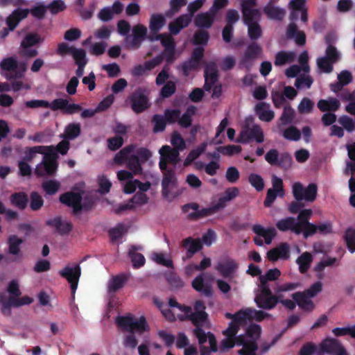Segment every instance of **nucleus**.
I'll return each mask as SVG.
<instances>
[{"mask_svg": "<svg viewBox=\"0 0 355 355\" xmlns=\"http://www.w3.org/2000/svg\"><path fill=\"white\" fill-rule=\"evenodd\" d=\"M225 317L231 319L228 327L223 331L225 338L221 341L220 349L223 351L234 347L235 345L242 346V349L238 351L240 355H256L258 349L257 340L261 335V327L258 324H251L245 334H241L236 337L239 331L246 326L252 320L261 321L269 316V314L257 311L252 308L243 309L234 314L225 313Z\"/></svg>", "mask_w": 355, "mask_h": 355, "instance_id": "nucleus-1", "label": "nucleus"}, {"mask_svg": "<svg viewBox=\"0 0 355 355\" xmlns=\"http://www.w3.org/2000/svg\"><path fill=\"white\" fill-rule=\"evenodd\" d=\"M151 155L149 150L144 148H136L134 146L125 147L115 155L114 163L119 165L125 164L130 170V171L121 170L116 173L117 179L121 182L124 193H132L136 191L137 187L141 191H148L150 189V182H140L134 179L133 175L141 173V163L147 161Z\"/></svg>", "mask_w": 355, "mask_h": 355, "instance_id": "nucleus-2", "label": "nucleus"}, {"mask_svg": "<svg viewBox=\"0 0 355 355\" xmlns=\"http://www.w3.org/2000/svg\"><path fill=\"white\" fill-rule=\"evenodd\" d=\"M205 306L200 301H198L195 304V312L191 311V321L197 326L193 330L194 335L198 339L200 347L201 355H208L210 352H216V340L212 334H206L199 325L205 323L207 319V313L205 312Z\"/></svg>", "mask_w": 355, "mask_h": 355, "instance_id": "nucleus-3", "label": "nucleus"}, {"mask_svg": "<svg viewBox=\"0 0 355 355\" xmlns=\"http://www.w3.org/2000/svg\"><path fill=\"white\" fill-rule=\"evenodd\" d=\"M322 291V283L315 282L304 292H297L292 295L297 306L304 311L311 312L315 308L312 298Z\"/></svg>", "mask_w": 355, "mask_h": 355, "instance_id": "nucleus-4", "label": "nucleus"}, {"mask_svg": "<svg viewBox=\"0 0 355 355\" xmlns=\"http://www.w3.org/2000/svg\"><path fill=\"white\" fill-rule=\"evenodd\" d=\"M162 193L167 200H171L180 195L181 189L178 187L177 178L173 168L162 171Z\"/></svg>", "mask_w": 355, "mask_h": 355, "instance_id": "nucleus-5", "label": "nucleus"}, {"mask_svg": "<svg viewBox=\"0 0 355 355\" xmlns=\"http://www.w3.org/2000/svg\"><path fill=\"white\" fill-rule=\"evenodd\" d=\"M252 139L257 143H262L264 141V135L260 126L256 124L252 119L248 118L236 141L247 143Z\"/></svg>", "mask_w": 355, "mask_h": 355, "instance_id": "nucleus-6", "label": "nucleus"}, {"mask_svg": "<svg viewBox=\"0 0 355 355\" xmlns=\"http://www.w3.org/2000/svg\"><path fill=\"white\" fill-rule=\"evenodd\" d=\"M164 316L168 320H183L189 318L191 320V309L180 306L174 299H170L168 305L161 307Z\"/></svg>", "mask_w": 355, "mask_h": 355, "instance_id": "nucleus-7", "label": "nucleus"}, {"mask_svg": "<svg viewBox=\"0 0 355 355\" xmlns=\"http://www.w3.org/2000/svg\"><path fill=\"white\" fill-rule=\"evenodd\" d=\"M116 321L120 328L131 333L142 334L149 330V327L144 317L135 318L133 315H128L118 317Z\"/></svg>", "mask_w": 355, "mask_h": 355, "instance_id": "nucleus-8", "label": "nucleus"}, {"mask_svg": "<svg viewBox=\"0 0 355 355\" xmlns=\"http://www.w3.org/2000/svg\"><path fill=\"white\" fill-rule=\"evenodd\" d=\"M58 156L55 152L45 153L41 163L38 164L35 168V174L37 177H51L57 172L58 164Z\"/></svg>", "mask_w": 355, "mask_h": 355, "instance_id": "nucleus-9", "label": "nucleus"}, {"mask_svg": "<svg viewBox=\"0 0 355 355\" xmlns=\"http://www.w3.org/2000/svg\"><path fill=\"white\" fill-rule=\"evenodd\" d=\"M84 192L82 191H69L62 193L59 197L61 204L72 208V213L77 216L86 207V203H83Z\"/></svg>", "mask_w": 355, "mask_h": 355, "instance_id": "nucleus-10", "label": "nucleus"}, {"mask_svg": "<svg viewBox=\"0 0 355 355\" xmlns=\"http://www.w3.org/2000/svg\"><path fill=\"white\" fill-rule=\"evenodd\" d=\"M60 277L64 278L70 284L72 297H74L81 275V268L78 263H71L65 266L58 272Z\"/></svg>", "mask_w": 355, "mask_h": 355, "instance_id": "nucleus-11", "label": "nucleus"}, {"mask_svg": "<svg viewBox=\"0 0 355 355\" xmlns=\"http://www.w3.org/2000/svg\"><path fill=\"white\" fill-rule=\"evenodd\" d=\"M254 302L259 308L270 310L278 303L277 294L272 295V292L267 285H261L259 293L254 298Z\"/></svg>", "mask_w": 355, "mask_h": 355, "instance_id": "nucleus-12", "label": "nucleus"}, {"mask_svg": "<svg viewBox=\"0 0 355 355\" xmlns=\"http://www.w3.org/2000/svg\"><path fill=\"white\" fill-rule=\"evenodd\" d=\"M33 302V299L25 295L22 297H7L3 294H0V305L1 313L6 316L11 315L12 307H20L24 305H28Z\"/></svg>", "mask_w": 355, "mask_h": 355, "instance_id": "nucleus-13", "label": "nucleus"}, {"mask_svg": "<svg viewBox=\"0 0 355 355\" xmlns=\"http://www.w3.org/2000/svg\"><path fill=\"white\" fill-rule=\"evenodd\" d=\"M217 67L214 63H209L205 67V89L206 90H210L213 88L212 97L218 98L222 93V88L220 85H216L217 80Z\"/></svg>", "mask_w": 355, "mask_h": 355, "instance_id": "nucleus-14", "label": "nucleus"}, {"mask_svg": "<svg viewBox=\"0 0 355 355\" xmlns=\"http://www.w3.org/2000/svg\"><path fill=\"white\" fill-rule=\"evenodd\" d=\"M293 194L297 200H305L313 202L316 198L317 186L310 184L307 187H304L300 182H295L292 187Z\"/></svg>", "mask_w": 355, "mask_h": 355, "instance_id": "nucleus-15", "label": "nucleus"}, {"mask_svg": "<svg viewBox=\"0 0 355 355\" xmlns=\"http://www.w3.org/2000/svg\"><path fill=\"white\" fill-rule=\"evenodd\" d=\"M340 58V53L334 46H327L326 56L318 58L317 64L321 72L329 73L333 69V63Z\"/></svg>", "mask_w": 355, "mask_h": 355, "instance_id": "nucleus-16", "label": "nucleus"}, {"mask_svg": "<svg viewBox=\"0 0 355 355\" xmlns=\"http://www.w3.org/2000/svg\"><path fill=\"white\" fill-rule=\"evenodd\" d=\"M159 153L160 155L159 166L161 171L170 170V168H167L168 163L176 165L180 161L179 151L178 150L173 149L169 146H163L159 150Z\"/></svg>", "mask_w": 355, "mask_h": 355, "instance_id": "nucleus-17", "label": "nucleus"}, {"mask_svg": "<svg viewBox=\"0 0 355 355\" xmlns=\"http://www.w3.org/2000/svg\"><path fill=\"white\" fill-rule=\"evenodd\" d=\"M149 40L152 42L159 40L164 48L163 54L167 62L170 63L173 61L175 52V42L173 38L169 34L163 33L155 36L151 35L149 37Z\"/></svg>", "mask_w": 355, "mask_h": 355, "instance_id": "nucleus-18", "label": "nucleus"}, {"mask_svg": "<svg viewBox=\"0 0 355 355\" xmlns=\"http://www.w3.org/2000/svg\"><path fill=\"white\" fill-rule=\"evenodd\" d=\"M305 225V223L303 222H297V219L293 217L282 218L276 224L277 229L280 231H291L296 234H303L302 228Z\"/></svg>", "mask_w": 355, "mask_h": 355, "instance_id": "nucleus-19", "label": "nucleus"}, {"mask_svg": "<svg viewBox=\"0 0 355 355\" xmlns=\"http://www.w3.org/2000/svg\"><path fill=\"white\" fill-rule=\"evenodd\" d=\"M266 161L271 165L289 166L291 162V157L288 153H284L281 155L275 149H271L265 155Z\"/></svg>", "mask_w": 355, "mask_h": 355, "instance_id": "nucleus-20", "label": "nucleus"}, {"mask_svg": "<svg viewBox=\"0 0 355 355\" xmlns=\"http://www.w3.org/2000/svg\"><path fill=\"white\" fill-rule=\"evenodd\" d=\"M147 33V28L141 24H137L132 28V36L127 37L125 42L129 48H137Z\"/></svg>", "mask_w": 355, "mask_h": 355, "instance_id": "nucleus-21", "label": "nucleus"}, {"mask_svg": "<svg viewBox=\"0 0 355 355\" xmlns=\"http://www.w3.org/2000/svg\"><path fill=\"white\" fill-rule=\"evenodd\" d=\"M309 60L308 53L306 51L302 52L299 57V62L300 66L294 64L288 67L285 74L288 78H294L300 72L309 73V67L307 64Z\"/></svg>", "mask_w": 355, "mask_h": 355, "instance_id": "nucleus-22", "label": "nucleus"}, {"mask_svg": "<svg viewBox=\"0 0 355 355\" xmlns=\"http://www.w3.org/2000/svg\"><path fill=\"white\" fill-rule=\"evenodd\" d=\"M245 24L248 27V35L252 40L259 38L261 35V30L257 24V21L260 17V12L257 15L250 14L248 17L243 15Z\"/></svg>", "mask_w": 355, "mask_h": 355, "instance_id": "nucleus-23", "label": "nucleus"}, {"mask_svg": "<svg viewBox=\"0 0 355 355\" xmlns=\"http://www.w3.org/2000/svg\"><path fill=\"white\" fill-rule=\"evenodd\" d=\"M267 257L271 261L288 259L290 257V245L287 243H282L276 248L268 251Z\"/></svg>", "mask_w": 355, "mask_h": 355, "instance_id": "nucleus-24", "label": "nucleus"}, {"mask_svg": "<svg viewBox=\"0 0 355 355\" xmlns=\"http://www.w3.org/2000/svg\"><path fill=\"white\" fill-rule=\"evenodd\" d=\"M239 189L237 187H230L220 196L218 200L214 205L213 209L218 210L224 208L227 204L239 195Z\"/></svg>", "mask_w": 355, "mask_h": 355, "instance_id": "nucleus-25", "label": "nucleus"}, {"mask_svg": "<svg viewBox=\"0 0 355 355\" xmlns=\"http://www.w3.org/2000/svg\"><path fill=\"white\" fill-rule=\"evenodd\" d=\"M205 278L212 280V277L210 275H200L193 279L192 286L197 291L209 296L212 293L211 286L210 283L205 282Z\"/></svg>", "mask_w": 355, "mask_h": 355, "instance_id": "nucleus-26", "label": "nucleus"}, {"mask_svg": "<svg viewBox=\"0 0 355 355\" xmlns=\"http://www.w3.org/2000/svg\"><path fill=\"white\" fill-rule=\"evenodd\" d=\"M306 0H291L289 2V7L291 9L290 19L293 21L297 18V11L302 14L301 19L303 22L307 21V13L305 8Z\"/></svg>", "mask_w": 355, "mask_h": 355, "instance_id": "nucleus-27", "label": "nucleus"}, {"mask_svg": "<svg viewBox=\"0 0 355 355\" xmlns=\"http://www.w3.org/2000/svg\"><path fill=\"white\" fill-rule=\"evenodd\" d=\"M312 214V210L310 209H306L302 210L297 217V222H303L306 225L302 228L303 234L305 238L313 234L316 231V227L308 222V219Z\"/></svg>", "mask_w": 355, "mask_h": 355, "instance_id": "nucleus-28", "label": "nucleus"}, {"mask_svg": "<svg viewBox=\"0 0 355 355\" xmlns=\"http://www.w3.org/2000/svg\"><path fill=\"white\" fill-rule=\"evenodd\" d=\"M238 263L233 259H224L220 260L216 269L224 277H229L237 269Z\"/></svg>", "mask_w": 355, "mask_h": 355, "instance_id": "nucleus-29", "label": "nucleus"}, {"mask_svg": "<svg viewBox=\"0 0 355 355\" xmlns=\"http://www.w3.org/2000/svg\"><path fill=\"white\" fill-rule=\"evenodd\" d=\"M342 347V344L336 339L327 338L319 345L318 355L328 353L334 355Z\"/></svg>", "mask_w": 355, "mask_h": 355, "instance_id": "nucleus-30", "label": "nucleus"}, {"mask_svg": "<svg viewBox=\"0 0 355 355\" xmlns=\"http://www.w3.org/2000/svg\"><path fill=\"white\" fill-rule=\"evenodd\" d=\"M204 49L197 47L193 51L191 59L183 64V70L185 75H188L189 71L195 69L200 66V60L203 56Z\"/></svg>", "mask_w": 355, "mask_h": 355, "instance_id": "nucleus-31", "label": "nucleus"}, {"mask_svg": "<svg viewBox=\"0 0 355 355\" xmlns=\"http://www.w3.org/2000/svg\"><path fill=\"white\" fill-rule=\"evenodd\" d=\"M48 226L53 227L60 234H67L72 230V225L69 222H65L60 217H55L46 221Z\"/></svg>", "mask_w": 355, "mask_h": 355, "instance_id": "nucleus-32", "label": "nucleus"}, {"mask_svg": "<svg viewBox=\"0 0 355 355\" xmlns=\"http://www.w3.org/2000/svg\"><path fill=\"white\" fill-rule=\"evenodd\" d=\"M255 112L259 119L263 121L269 122L275 116V113L270 108V105L266 103H258L255 107Z\"/></svg>", "mask_w": 355, "mask_h": 355, "instance_id": "nucleus-33", "label": "nucleus"}, {"mask_svg": "<svg viewBox=\"0 0 355 355\" xmlns=\"http://www.w3.org/2000/svg\"><path fill=\"white\" fill-rule=\"evenodd\" d=\"M189 339L183 333H179L176 340V346L178 348H184V355H199L197 348L189 345Z\"/></svg>", "mask_w": 355, "mask_h": 355, "instance_id": "nucleus-34", "label": "nucleus"}, {"mask_svg": "<svg viewBox=\"0 0 355 355\" xmlns=\"http://www.w3.org/2000/svg\"><path fill=\"white\" fill-rule=\"evenodd\" d=\"M138 189L141 192L137 193L128 203L121 205L119 211L133 209L135 205H142L148 202V198L144 193V191H141L139 187Z\"/></svg>", "mask_w": 355, "mask_h": 355, "instance_id": "nucleus-35", "label": "nucleus"}, {"mask_svg": "<svg viewBox=\"0 0 355 355\" xmlns=\"http://www.w3.org/2000/svg\"><path fill=\"white\" fill-rule=\"evenodd\" d=\"M132 108L136 112H141L148 107L147 98L140 92H136L131 97Z\"/></svg>", "mask_w": 355, "mask_h": 355, "instance_id": "nucleus-36", "label": "nucleus"}, {"mask_svg": "<svg viewBox=\"0 0 355 355\" xmlns=\"http://www.w3.org/2000/svg\"><path fill=\"white\" fill-rule=\"evenodd\" d=\"M10 203L20 210H24L28 205L29 199L24 191L15 192L10 196Z\"/></svg>", "mask_w": 355, "mask_h": 355, "instance_id": "nucleus-37", "label": "nucleus"}, {"mask_svg": "<svg viewBox=\"0 0 355 355\" xmlns=\"http://www.w3.org/2000/svg\"><path fill=\"white\" fill-rule=\"evenodd\" d=\"M252 230L256 234L261 236L266 244L271 243L276 236V231L273 227L265 228L260 225H254Z\"/></svg>", "mask_w": 355, "mask_h": 355, "instance_id": "nucleus-38", "label": "nucleus"}, {"mask_svg": "<svg viewBox=\"0 0 355 355\" xmlns=\"http://www.w3.org/2000/svg\"><path fill=\"white\" fill-rule=\"evenodd\" d=\"M191 15H182L175 21L169 24V30L173 34H178L184 27H187L191 21Z\"/></svg>", "mask_w": 355, "mask_h": 355, "instance_id": "nucleus-39", "label": "nucleus"}, {"mask_svg": "<svg viewBox=\"0 0 355 355\" xmlns=\"http://www.w3.org/2000/svg\"><path fill=\"white\" fill-rule=\"evenodd\" d=\"M216 14L211 12L210 10L208 12L199 14L195 19V24L197 26L200 28H209L215 19Z\"/></svg>", "mask_w": 355, "mask_h": 355, "instance_id": "nucleus-40", "label": "nucleus"}, {"mask_svg": "<svg viewBox=\"0 0 355 355\" xmlns=\"http://www.w3.org/2000/svg\"><path fill=\"white\" fill-rule=\"evenodd\" d=\"M0 66L3 70L15 73L10 76L12 78H19L21 76V75L17 71L18 67L17 61L12 57L4 58L1 61Z\"/></svg>", "mask_w": 355, "mask_h": 355, "instance_id": "nucleus-41", "label": "nucleus"}, {"mask_svg": "<svg viewBox=\"0 0 355 355\" xmlns=\"http://www.w3.org/2000/svg\"><path fill=\"white\" fill-rule=\"evenodd\" d=\"M286 36L288 38L293 39L296 44L304 45L306 42V36L304 32L297 30L295 24H291L287 29Z\"/></svg>", "mask_w": 355, "mask_h": 355, "instance_id": "nucleus-42", "label": "nucleus"}, {"mask_svg": "<svg viewBox=\"0 0 355 355\" xmlns=\"http://www.w3.org/2000/svg\"><path fill=\"white\" fill-rule=\"evenodd\" d=\"M142 248L141 246H131L128 251V256L131 259L132 266L134 268H140L145 263V258L141 253L137 252L138 250H141Z\"/></svg>", "mask_w": 355, "mask_h": 355, "instance_id": "nucleus-43", "label": "nucleus"}, {"mask_svg": "<svg viewBox=\"0 0 355 355\" xmlns=\"http://www.w3.org/2000/svg\"><path fill=\"white\" fill-rule=\"evenodd\" d=\"M195 166L198 170L204 169L207 175L213 176L217 173L218 170L220 168V162L218 159L212 160L207 164L197 162L195 163Z\"/></svg>", "mask_w": 355, "mask_h": 355, "instance_id": "nucleus-44", "label": "nucleus"}, {"mask_svg": "<svg viewBox=\"0 0 355 355\" xmlns=\"http://www.w3.org/2000/svg\"><path fill=\"white\" fill-rule=\"evenodd\" d=\"M166 24V19L161 14H153L149 21V28L153 33L159 32Z\"/></svg>", "mask_w": 355, "mask_h": 355, "instance_id": "nucleus-45", "label": "nucleus"}, {"mask_svg": "<svg viewBox=\"0 0 355 355\" xmlns=\"http://www.w3.org/2000/svg\"><path fill=\"white\" fill-rule=\"evenodd\" d=\"M295 53L293 51H282L275 55V64L276 66H282L286 63L293 62L295 58Z\"/></svg>", "mask_w": 355, "mask_h": 355, "instance_id": "nucleus-46", "label": "nucleus"}, {"mask_svg": "<svg viewBox=\"0 0 355 355\" xmlns=\"http://www.w3.org/2000/svg\"><path fill=\"white\" fill-rule=\"evenodd\" d=\"M318 108L322 111H336L340 107V102L334 98H329L327 100H320L318 103Z\"/></svg>", "mask_w": 355, "mask_h": 355, "instance_id": "nucleus-47", "label": "nucleus"}, {"mask_svg": "<svg viewBox=\"0 0 355 355\" xmlns=\"http://www.w3.org/2000/svg\"><path fill=\"white\" fill-rule=\"evenodd\" d=\"M7 243L9 253L12 255H18L20 252V245L24 243V241L16 235H10L8 238Z\"/></svg>", "mask_w": 355, "mask_h": 355, "instance_id": "nucleus-48", "label": "nucleus"}, {"mask_svg": "<svg viewBox=\"0 0 355 355\" xmlns=\"http://www.w3.org/2000/svg\"><path fill=\"white\" fill-rule=\"evenodd\" d=\"M313 261V257L309 252L302 253L296 260L299 266V270L302 273H304L309 268Z\"/></svg>", "mask_w": 355, "mask_h": 355, "instance_id": "nucleus-49", "label": "nucleus"}, {"mask_svg": "<svg viewBox=\"0 0 355 355\" xmlns=\"http://www.w3.org/2000/svg\"><path fill=\"white\" fill-rule=\"evenodd\" d=\"M309 73L300 72L297 76L295 85L298 89H309L313 83V79Z\"/></svg>", "mask_w": 355, "mask_h": 355, "instance_id": "nucleus-50", "label": "nucleus"}, {"mask_svg": "<svg viewBox=\"0 0 355 355\" xmlns=\"http://www.w3.org/2000/svg\"><path fill=\"white\" fill-rule=\"evenodd\" d=\"M256 3L257 0H241V7L243 15H245V17H248L250 14L257 15L260 11L254 8Z\"/></svg>", "mask_w": 355, "mask_h": 355, "instance_id": "nucleus-51", "label": "nucleus"}, {"mask_svg": "<svg viewBox=\"0 0 355 355\" xmlns=\"http://www.w3.org/2000/svg\"><path fill=\"white\" fill-rule=\"evenodd\" d=\"M46 149L45 146H37L33 147H27L24 150V156L23 157V160L25 162H31L34 157L36 156L37 153L39 154H45L44 150Z\"/></svg>", "mask_w": 355, "mask_h": 355, "instance_id": "nucleus-52", "label": "nucleus"}, {"mask_svg": "<svg viewBox=\"0 0 355 355\" xmlns=\"http://www.w3.org/2000/svg\"><path fill=\"white\" fill-rule=\"evenodd\" d=\"M61 184L55 180H49L42 184V188L47 195L53 196L60 189Z\"/></svg>", "mask_w": 355, "mask_h": 355, "instance_id": "nucleus-53", "label": "nucleus"}, {"mask_svg": "<svg viewBox=\"0 0 355 355\" xmlns=\"http://www.w3.org/2000/svg\"><path fill=\"white\" fill-rule=\"evenodd\" d=\"M128 279L125 275H119L110 279L108 283V289L110 291H116L122 288Z\"/></svg>", "mask_w": 355, "mask_h": 355, "instance_id": "nucleus-54", "label": "nucleus"}, {"mask_svg": "<svg viewBox=\"0 0 355 355\" xmlns=\"http://www.w3.org/2000/svg\"><path fill=\"white\" fill-rule=\"evenodd\" d=\"M80 132V125L79 123H69L65 128L64 137L72 140L78 137Z\"/></svg>", "mask_w": 355, "mask_h": 355, "instance_id": "nucleus-55", "label": "nucleus"}, {"mask_svg": "<svg viewBox=\"0 0 355 355\" xmlns=\"http://www.w3.org/2000/svg\"><path fill=\"white\" fill-rule=\"evenodd\" d=\"M264 12L268 17L273 19H282L286 13L284 9L270 5H268L264 8Z\"/></svg>", "mask_w": 355, "mask_h": 355, "instance_id": "nucleus-56", "label": "nucleus"}, {"mask_svg": "<svg viewBox=\"0 0 355 355\" xmlns=\"http://www.w3.org/2000/svg\"><path fill=\"white\" fill-rule=\"evenodd\" d=\"M44 205V200L37 191H32L30 194V208L32 211H38Z\"/></svg>", "mask_w": 355, "mask_h": 355, "instance_id": "nucleus-57", "label": "nucleus"}, {"mask_svg": "<svg viewBox=\"0 0 355 355\" xmlns=\"http://www.w3.org/2000/svg\"><path fill=\"white\" fill-rule=\"evenodd\" d=\"M207 144L203 143L199 146L192 150L184 162V166L189 165L193 161L196 159L206 149Z\"/></svg>", "mask_w": 355, "mask_h": 355, "instance_id": "nucleus-58", "label": "nucleus"}, {"mask_svg": "<svg viewBox=\"0 0 355 355\" xmlns=\"http://www.w3.org/2000/svg\"><path fill=\"white\" fill-rule=\"evenodd\" d=\"M151 259L160 265L172 267V260L164 253L162 252H153L150 256Z\"/></svg>", "mask_w": 355, "mask_h": 355, "instance_id": "nucleus-59", "label": "nucleus"}, {"mask_svg": "<svg viewBox=\"0 0 355 355\" xmlns=\"http://www.w3.org/2000/svg\"><path fill=\"white\" fill-rule=\"evenodd\" d=\"M40 42V37L36 33L27 34L21 42V47L23 49L30 48L39 44Z\"/></svg>", "mask_w": 355, "mask_h": 355, "instance_id": "nucleus-60", "label": "nucleus"}, {"mask_svg": "<svg viewBox=\"0 0 355 355\" xmlns=\"http://www.w3.org/2000/svg\"><path fill=\"white\" fill-rule=\"evenodd\" d=\"M261 51V48L259 45H257V44L250 45L248 48V49L245 53V55L243 58L242 64H245L248 62V61L256 58L258 55L260 54Z\"/></svg>", "mask_w": 355, "mask_h": 355, "instance_id": "nucleus-61", "label": "nucleus"}, {"mask_svg": "<svg viewBox=\"0 0 355 355\" xmlns=\"http://www.w3.org/2000/svg\"><path fill=\"white\" fill-rule=\"evenodd\" d=\"M184 247L192 255L201 248V242L199 239L188 238L184 242Z\"/></svg>", "mask_w": 355, "mask_h": 355, "instance_id": "nucleus-62", "label": "nucleus"}, {"mask_svg": "<svg viewBox=\"0 0 355 355\" xmlns=\"http://www.w3.org/2000/svg\"><path fill=\"white\" fill-rule=\"evenodd\" d=\"M46 149H48L49 152H55L58 155V153H60L64 155H66L69 149V141L67 140H62L55 147L47 146Z\"/></svg>", "mask_w": 355, "mask_h": 355, "instance_id": "nucleus-63", "label": "nucleus"}, {"mask_svg": "<svg viewBox=\"0 0 355 355\" xmlns=\"http://www.w3.org/2000/svg\"><path fill=\"white\" fill-rule=\"evenodd\" d=\"M345 239L349 250L353 253L355 252V230L349 228L347 230Z\"/></svg>", "mask_w": 355, "mask_h": 355, "instance_id": "nucleus-64", "label": "nucleus"}]
</instances>
